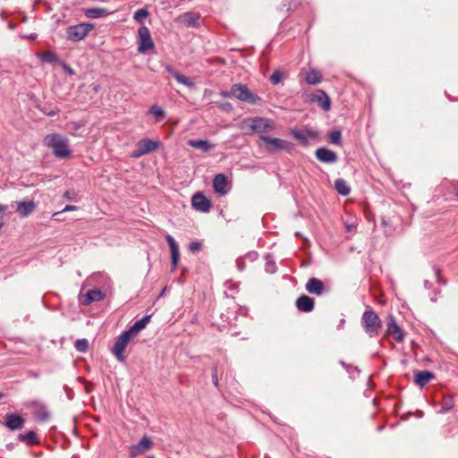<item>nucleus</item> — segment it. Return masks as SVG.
Instances as JSON below:
<instances>
[{
  "mask_svg": "<svg viewBox=\"0 0 458 458\" xmlns=\"http://www.w3.org/2000/svg\"><path fill=\"white\" fill-rule=\"evenodd\" d=\"M43 144L52 148L54 155L59 158H66L71 156V149L69 148V140L59 134L50 133L43 139Z\"/></svg>",
  "mask_w": 458,
  "mask_h": 458,
  "instance_id": "1",
  "label": "nucleus"
},
{
  "mask_svg": "<svg viewBox=\"0 0 458 458\" xmlns=\"http://www.w3.org/2000/svg\"><path fill=\"white\" fill-rule=\"evenodd\" d=\"M361 325L369 337H375L378 335V330L381 327V320L375 311L367 310L361 317Z\"/></svg>",
  "mask_w": 458,
  "mask_h": 458,
  "instance_id": "2",
  "label": "nucleus"
},
{
  "mask_svg": "<svg viewBox=\"0 0 458 458\" xmlns=\"http://www.w3.org/2000/svg\"><path fill=\"white\" fill-rule=\"evenodd\" d=\"M244 127H249L247 132H268L276 128V123L267 118L254 117L247 119L243 122Z\"/></svg>",
  "mask_w": 458,
  "mask_h": 458,
  "instance_id": "3",
  "label": "nucleus"
},
{
  "mask_svg": "<svg viewBox=\"0 0 458 458\" xmlns=\"http://www.w3.org/2000/svg\"><path fill=\"white\" fill-rule=\"evenodd\" d=\"M93 29L94 25L89 22H81L69 26L66 30L67 39L72 42L81 41Z\"/></svg>",
  "mask_w": 458,
  "mask_h": 458,
  "instance_id": "4",
  "label": "nucleus"
},
{
  "mask_svg": "<svg viewBox=\"0 0 458 458\" xmlns=\"http://www.w3.org/2000/svg\"><path fill=\"white\" fill-rule=\"evenodd\" d=\"M233 98H235L248 104H257L260 98L251 92L245 85L234 84L232 86Z\"/></svg>",
  "mask_w": 458,
  "mask_h": 458,
  "instance_id": "5",
  "label": "nucleus"
},
{
  "mask_svg": "<svg viewBox=\"0 0 458 458\" xmlns=\"http://www.w3.org/2000/svg\"><path fill=\"white\" fill-rule=\"evenodd\" d=\"M154 48L155 44L152 39L150 30L148 27L141 26L138 30V52L140 54H147Z\"/></svg>",
  "mask_w": 458,
  "mask_h": 458,
  "instance_id": "6",
  "label": "nucleus"
},
{
  "mask_svg": "<svg viewBox=\"0 0 458 458\" xmlns=\"http://www.w3.org/2000/svg\"><path fill=\"white\" fill-rule=\"evenodd\" d=\"M133 337L128 330L117 337L112 352L119 361L123 362L125 360L124 351Z\"/></svg>",
  "mask_w": 458,
  "mask_h": 458,
  "instance_id": "7",
  "label": "nucleus"
},
{
  "mask_svg": "<svg viewBox=\"0 0 458 458\" xmlns=\"http://www.w3.org/2000/svg\"><path fill=\"white\" fill-rule=\"evenodd\" d=\"M259 140L267 144V149L269 152H275L276 150L290 151L293 148L292 143L289 141L277 138H271L268 136L261 135Z\"/></svg>",
  "mask_w": 458,
  "mask_h": 458,
  "instance_id": "8",
  "label": "nucleus"
},
{
  "mask_svg": "<svg viewBox=\"0 0 458 458\" xmlns=\"http://www.w3.org/2000/svg\"><path fill=\"white\" fill-rule=\"evenodd\" d=\"M158 147L159 141H155L148 139H142L137 143L136 148L132 151L131 157L134 158H139L148 153L156 150Z\"/></svg>",
  "mask_w": 458,
  "mask_h": 458,
  "instance_id": "9",
  "label": "nucleus"
},
{
  "mask_svg": "<svg viewBox=\"0 0 458 458\" xmlns=\"http://www.w3.org/2000/svg\"><path fill=\"white\" fill-rule=\"evenodd\" d=\"M292 135L302 145H308L310 140L318 137V132L312 129L304 128L301 130H292Z\"/></svg>",
  "mask_w": 458,
  "mask_h": 458,
  "instance_id": "10",
  "label": "nucleus"
},
{
  "mask_svg": "<svg viewBox=\"0 0 458 458\" xmlns=\"http://www.w3.org/2000/svg\"><path fill=\"white\" fill-rule=\"evenodd\" d=\"M192 208L200 212H208L211 207L209 199L201 192H197L191 199Z\"/></svg>",
  "mask_w": 458,
  "mask_h": 458,
  "instance_id": "11",
  "label": "nucleus"
},
{
  "mask_svg": "<svg viewBox=\"0 0 458 458\" xmlns=\"http://www.w3.org/2000/svg\"><path fill=\"white\" fill-rule=\"evenodd\" d=\"M152 446V441L148 437H143L137 445L131 446V457H136L149 450Z\"/></svg>",
  "mask_w": 458,
  "mask_h": 458,
  "instance_id": "12",
  "label": "nucleus"
},
{
  "mask_svg": "<svg viewBox=\"0 0 458 458\" xmlns=\"http://www.w3.org/2000/svg\"><path fill=\"white\" fill-rule=\"evenodd\" d=\"M165 239H166V242H167L170 250H171L172 271H174L178 266V262H179V259H180L179 247L172 235L167 234L165 236Z\"/></svg>",
  "mask_w": 458,
  "mask_h": 458,
  "instance_id": "13",
  "label": "nucleus"
},
{
  "mask_svg": "<svg viewBox=\"0 0 458 458\" xmlns=\"http://www.w3.org/2000/svg\"><path fill=\"white\" fill-rule=\"evenodd\" d=\"M316 157L323 163L334 164L337 161V155L335 152L327 148H319L316 150Z\"/></svg>",
  "mask_w": 458,
  "mask_h": 458,
  "instance_id": "14",
  "label": "nucleus"
},
{
  "mask_svg": "<svg viewBox=\"0 0 458 458\" xmlns=\"http://www.w3.org/2000/svg\"><path fill=\"white\" fill-rule=\"evenodd\" d=\"M305 288L310 293L318 296L322 295L326 290L323 282L316 277L309 279Z\"/></svg>",
  "mask_w": 458,
  "mask_h": 458,
  "instance_id": "15",
  "label": "nucleus"
},
{
  "mask_svg": "<svg viewBox=\"0 0 458 458\" xmlns=\"http://www.w3.org/2000/svg\"><path fill=\"white\" fill-rule=\"evenodd\" d=\"M386 326V332L393 335L397 342H402L403 339V335L394 316L389 315L387 317Z\"/></svg>",
  "mask_w": 458,
  "mask_h": 458,
  "instance_id": "16",
  "label": "nucleus"
},
{
  "mask_svg": "<svg viewBox=\"0 0 458 458\" xmlns=\"http://www.w3.org/2000/svg\"><path fill=\"white\" fill-rule=\"evenodd\" d=\"M213 187L216 192L225 195L228 191V180L223 174H218L213 180Z\"/></svg>",
  "mask_w": 458,
  "mask_h": 458,
  "instance_id": "17",
  "label": "nucleus"
},
{
  "mask_svg": "<svg viewBox=\"0 0 458 458\" xmlns=\"http://www.w3.org/2000/svg\"><path fill=\"white\" fill-rule=\"evenodd\" d=\"M15 205H16V212L21 217H27L29 215H30L36 209V204L32 200L17 201V202H15Z\"/></svg>",
  "mask_w": 458,
  "mask_h": 458,
  "instance_id": "18",
  "label": "nucleus"
},
{
  "mask_svg": "<svg viewBox=\"0 0 458 458\" xmlns=\"http://www.w3.org/2000/svg\"><path fill=\"white\" fill-rule=\"evenodd\" d=\"M296 307L301 311L310 312L314 309V300L303 294L296 300Z\"/></svg>",
  "mask_w": 458,
  "mask_h": 458,
  "instance_id": "19",
  "label": "nucleus"
},
{
  "mask_svg": "<svg viewBox=\"0 0 458 458\" xmlns=\"http://www.w3.org/2000/svg\"><path fill=\"white\" fill-rule=\"evenodd\" d=\"M105 298V293L99 289H92L89 290L85 295L83 299L84 305H89L96 301H100Z\"/></svg>",
  "mask_w": 458,
  "mask_h": 458,
  "instance_id": "20",
  "label": "nucleus"
},
{
  "mask_svg": "<svg viewBox=\"0 0 458 458\" xmlns=\"http://www.w3.org/2000/svg\"><path fill=\"white\" fill-rule=\"evenodd\" d=\"M112 12L108 11L107 9L100 7L87 8L84 11L85 16L89 19H98L108 16Z\"/></svg>",
  "mask_w": 458,
  "mask_h": 458,
  "instance_id": "21",
  "label": "nucleus"
},
{
  "mask_svg": "<svg viewBox=\"0 0 458 458\" xmlns=\"http://www.w3.org/2000/svg\"><path fill=\"white\" fill-rule=\"evenodd\" d=\"M24 425V420L22 417L17 414H9L6 417V426L11 430H18L22 428Z\"/></svg>",
  "mask_w": 458,
  "mask_h": 458,
  "instance_id": "22",
  "label": "nucleus"
},
{
  "mask_svg": "<svg viewBox=\"0 0 458 458\" xmlns=\"http://www.w3.org/2000/svg\"><path fill=\"white\" fill-rule=\"evenodd\" d=\"M165 70H166V71H167V72H169V73H170V74H171V75H172V76H173V77H174V79H175L179 83H181V84H182V85H185V86H187V87H189V88H192V87H194V86H195V83H194V81H193L191 79H190V78H188V77H186V76H184V75H182V74L179 73V72H176L174 69H173L171 66H169V65H168V66H166Z\"/></svg>",
  "mask_w": 458,
  "mask_h": 458,
  "instance_id": "23",
  "label": "nucleus"
},
{
  "mask_svg": "<svg viewBox=\"0 0 458 458\" xmlns=\"http://www.w3.org/2000/svg\"><path fill=\"white\" fill-rule=\"evenodd\" d=\"M414 376L415 383L421 387L425 386L434 377V374L428 370L417 371Z\"/></svg>",
  "mask_w": 458,
  "mask_h": 458,
  "instance_id": "24",
  "label": "nucleus"
},
{
  "mask_svg": "<svg viewBox=\"0 0 458 458\" xmlns=\"http://www.w3.org/2000/svg\"><path fill=\"white\" fill-rule=\"evenodd\" d=\"M187 144L203 152H208L214 148V145L207 140H189Z\"/></svg>",
  "mask_w": 458,
  "mask_h": 458,
  "instance_id": "25",
  "label": "nucleus"
},
{
  "mask_svg": "<svg viewBox=\"0 0 458 458\" xmlns=\"http://www.w3.org/2000/svg\"><path fill=\"white\" fill-rule=\"evenodd\" d=\"M313 100L317 101L325 111H328L331 107V100L323 90H319L318 93L314 96Z\"/></svg>",
  "mask_w": 458,
  "mask_h": 458,
  "instance_id": "26",
  "label": "nucleus"
},
{
  "mask_svg": "<svg viewBox=\"0 0 458 458\" xmlns=\"http://www.w3.org/2000/svg\"><path fill=\"white\" fill-rule=\"evenodd\" d=\"M150 320V316H145L140 320L136 321L128 331L135 337L142 329H144L147 324Z\"/></svg>",
  "mask_w": 458,
  "mask_h": 458,
  "instance_id": "27",
  "label": "nucleus"
},
{
  "mask_svg": "<svg viewBox=\"0 0 458 458\" xmlns=\"http://www.w3.org/2000/svg\"><path fill=\"white\" fill-rule=\"evenodd\" d=\"M305 81L310 85H317L321 82L322 75L316 70H310L305 76Z\"/></svg>",
  "mask_w": 458,
  "mask_h": 458,
  "instance_id": "28",
  "label": "nucleus"
},
{
  "mask_svg": "<svg viewBox=\"0 0 458 458\" xmlns=\"http://www.w3.org/2000/svg\"><path fill=\"white\" fill-rule=\"evenodd\" d=\"M335 190L337 191V192L343 196H347L351 191V189L347 185V182L344 179H341V178L336 179L335 181Z\"/></svg>",
  "mask_w": 458,
  "mask_h": 458,
  "instance_id": "29",
  "label": "nucleus"
},
{
  "mask_svg": "<svg viewBox=\"0 0 458 458\" xmlns=\"http://www.w3.org/2000/svg\"><path fill=\"white\" fill-rule=\"evenodd\" d=\"M38 57L42 61L47 62V63H54V62H57L59 60L58 55L55 53L50 52V51L39 53Z\"/></svg>",
  "mask_w": 458,
  "mask_h": 458,
  "instance_id": "30",
  "label": "nucleus"
},
{
  "mask_svg": "<svg viewBox=\"0 0 458 458\" xmlns=\"http://www.w3.org/2000/svg\"><path fill=\"white\" fill-rule=\"evenodd\" d=\"M441 405L442 408L439 411V413H445L453 409L454 403L452 397L445 396Z\"/></svg>",
  "mask_w": 458,
  "mask_h": 458,
  "instance_id": "31",
  "label": "nucleus"
},
{
  "mask_svg": "<svg viewBox=\"0 0 458 458\" xmlns=\"http://www.w3.org/2000/svg\"><path fill=\"white\" fill-rule=\"evenodd\" d=\"M19 438L21 441H27L29 445H34L38 443L36 434L33 431H29L26 434H21Z\"/></svg>",
  "mask_w": 458,
  "mask_h": 458,
  "instance_id": "32",
  "label": "nucleus"
},
{
  "mask_svg": "<svg viewBox=\"0 0 458 458\" xmlns=\"http://www.w3.org/2000/svg\"><path fill=\"white\" fill-rule=\"evenodd\" d=\"M342 133L339 130L332 131L329 133V140L332 144L340 146L341 145Z\"/></svg>",
  "mask_w": 458,
  "mask_h": 458,
  "instance_id": "33",
  "label": "nucleus"
},
{
  "mask_svg": "<svg viewBox=\"0 0 458 458\" xmlns=\"http://www.w3.org/2000/svg\"><path fill=\"white\" fill-rule=\"evenodd\" d=\"M148 14L149 13L146 9L141 8L134 13L133 19L137 22L142 23L145 21V19L148 16Z\"/></svg>",
  "mask_w": 458,
  "mask_h": 458,
  "instance_id": "34",
  "label": "nucleus"
},
{
  "mask_svg": "<svg viewBox=\"0 0 458 458\" xmlns=\"http://www.w3.org/2000/svg\"><path fill=\"white\" fill-rule=\"evenodd\" d=\"M35 416L40 421H45L49 418V412L45 407H41L36 411Z\"/></svg>",
  "mask_w": 458,
  "mask_h": 458,
  "instance_id": "35",
  "label": "nucleus"
},
{
  "mask_svg": "<svg viewBox=\"0 0 458 458\" xmlns=\"http://www.w3.org/2000/svg\"><path fill=\"white\" fill-rule=\"evenodd\" d=\"M75 348L81 352H85L89 348V344L86 339L77 340L75 343Z\"/></svg>",
  "mask_w": 458,
  "mask_h": 458,
  "instance_id": "36",
  "label": "nucleus"
},
{
  "mask_svg": "<svg viewBox=\"0 0 458 458\" xmlns=\"http://www.w3.org/2000/svg\"><path fill=\"white\" fill-rule=\"evenodd\" d=\"M282 78L283 73L279 71H276L271 74L269 81L272 84L276 85L282 81Z\"/></svg>",
  "mask_w": 458,
  "mask_h": 458,
  "instance_id": "37",
  "label": "nucleus"
},
{
  "mask_svg": "<svg viewBox=\"0 0 458 458\" xmlns=\"http://www.w3.org/2000/svg\"><path fill=\"white\" fill-rule=\"evenodd\" d=\"M149 114H153L154 116H156L158 119V118H161L164 116L165 112L161 107H159L157 106H153L149 109Z\"/></svg>",
  "mask_w": 458,
  "mask_h": 458,
  "instance_id": "38",
  "label": "nucleus"
},
{
  "mask_svg": "<svg viewBox=\"0 0 458 458\" xmlns=\"http://www.w3.org/2000/svg\"><path fill=\"white\" fill-rule=\"evenodd\" d=\"M265 269L267 273L273 274L276 271V265L274 261L267 260Z\"/></svg>",
  "mask_w": 458,
  "mask_h": 458,
  "instance_id": "39",
  "label": "nucleus"
},
{
  "mask_svg": "<svg viewBox=\"0 0 458 458\" xmlns=\"http://www.w3.org/2000/svg\"><path fill=\"white\" fill-rule=\"evenodd\" d=\"M78 209V207L77 206H73V205H67L64 208H63L61 211L59 212H55L54 213L53 216L55 217L59 215H61L62 213H64V212H68V211H74V210H77Z\"/></svg>",
  "mask_w": 458,
  "mask_h": 458,
  "instance_id": "40",
  "label": "nucleus"
},
{
  "mask_svg": "<svg viewBox=\"0 0 458 458\" xmlns=\"http://www.w3.org/2000/svg\"><path fill=\"white\" fill-rule=\"evenodd\" d=\"M201 249V243L199 242H192L189 245L190 251L195 253L198 252Z\"/></svg>",
  "mask_w": 458,
  "mask_h": 458,
  "instance_id": "41",
  "label": "nucleus"
},
{
  "mask_svg": "<svg viewBox=\"0 0 458 458\" xmlns=\"http://www.w3.org/2000/svg\"><path fill=\"white\" fill-rule=\"evenodd\" d=\"M60 65L63 68V70L69 75L74 74L73 69L70 65H68L66 63L60 61Z\"/></svg>",
  "mask_w": 458,
  "mask_h": 458,
  "instance_id": "42",
  "label": "nucleus"
},
{
  "mask_svg": "<svg viewBox=\"0 0 458 458\" xmlns=\"http://www.w3.org/2000/svg\"><path fill=\"white\" fill-rule=\"evenodd\" d=\"M221 96H223L224 98H232L233 97L232 89L229 92L222 91Z\"/></svg>",
  "mask_w": 458,
  "mask_h": 458,
  "instance_id": "43",
  "label": "nucleus"
},
{
  "mask_svg": "<svg viewBox=\"0 0 458 458\" xmlns=\"http://www.w3.org/2000/svg\"><path fill=\"white\" fill-rule=\"evenodd\" d=\"M64 198L68 199V200H72V197L71 196V193L69 191L64 192Z\"/></svg>",
  "mask_w": 458,
  "mask_h": 458,
  "instance_id": "44",
  "label": "nucleus"
},
{
  "mask_svg": "<svg viewBox=\"0 0 458 458\" xmlns=\"http://www.w3.org/2000/svg\"><path fill=\"white\" fill-rule=\"evenodd\" d=\"M56 114H57V111H55V110L50 111L49 113H47V114L50 115V116L55 115Z\"/></svg>",
  "mask_w": 458,
  "mask_h": 458,
  "instance_id": "45",
  "label": "nucleus"
},
{
  "mask_svg": "<svg viewBox=\"0 0 458 458\" xmlns=\"http://www.w3.org/2000/svg\"><path fill=\"white\" fill-rule=\"evenodd\" d=\"M6 208L7 207L5 205L0 204V212L4 211Z\"/></svg>",
  "mask_w": 458,
  "mask_h": 458,
  "instance_id": "46",
  "label": "nucleus"
},
{
  "mask_svg": "<svg viewBox=\"0 0 458 458\" xmlns=\"http://www.w3.org/2000/svg\"><path fill=\"white\" fill-rule=\"evenodd\" d=\"M213 382H214V384H215L216 386V385H217V383H218V380H217V377H216V375H213Z\"/></svg>",
  "mask_w": 458,
  "mask_h": 458,
  "instance_id": "47",
  "label": "nucleus"
},
{
  "mask_svg": "<svg viewBox=\"0 0 458 458\" xmlns=\"http://www.w3.org/2000/svg\"><path fill=\"white\" fill-rule=\"evenodd\" d=\"M423 415L422 411H418V417H421Z\"/></svg>",
  "mask_w": 458,
  "mask_h": 458,
  "instance_id": "48",
  "label": "nucleus"
},
{
  "mask_svg": "<svg viewBox=\"0 0 458 458\" xmlns=\"http://www.w3.org/2000/svg\"><path fill=\"white\" fill-rule=\"evenodd\" d=\"M439 269H436V274L438 275Z\"/></svg>",
  "mask_w": 458,
  "mask_h": 458,
  "instance_id": "49",
  "label": "nucleus"
},
{
  "mask_svg": "<svg viewBox=\"0 0 458 458\" xmlns=\"http://www.w3.org/2000/svg\"><path fill=\"white\" fill-rule=\"evenodd\" d=\"M148 458H155L154 456H149Z\"/></svg>",
  "mask_w": 458,
  "mask_h": 458,
  "instance_id": "50",
  "label": "nucleus"
},
{
  "mask_svg": "<svg viewBox=\"0 0 458 458\" xmlns=\"http://www.w3.org/2000/svg\"><path fill=\"white\" fill-rule=\"evenodd\" d=\"M457 195H458V191H457Z\"/></svg>",
  "mask_w": 458,
  "mask_h": 458,
  "instance_id": "51",
  "label": "nucleus"
}]
</instances>
